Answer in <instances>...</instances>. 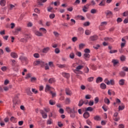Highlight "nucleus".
I'll list each match as a JSON object with an SVG mask.
<instances>
[{"mask_svg": "<svg viewBox=\"0 0 128 128\" xmlns=\"http://www.w3.org/2000/svg\"><path fill=\"white\" fill-rule=\"evenodd\" d=\"M1 70H2V72H6V70H8V68H6V66H4L1 68Z\"/></svg>", "mask_w": 128, "mask_h": 128, "instance_id": "51", "label": "nucleus"}, {"mask_svg": "<svg viewBox=\"0 0 128 128\" xmlns=\"http://www.w3.org/2000/svg\"><path fill=\"white\" fill-rule=\"evenodd\" d=\"M31 82H36V77H32L30 78Z\"/></svg>", "mask_w": 128, "mask_h": 128, "instance_id": "33", "label": "nucleus"}, {"mask_svg": "<svg viewBox=\"0 0 128 128\" xmlns=\"http://www.w3.org/2000/svg\"><path fill=\"white\" fill-rule=\"evenodd\" d=\"M89 116H90V112H88L86 111H85V112L83 114V117L84 118H86V119L88 118Z\"/></svg>", "mask_w": 128, "mask_h": 128, "instance_id": "8", "label": "nucleus"}, {"mask_svg": "<svg viewBox=\"0 0 128 128\" xmlns=\"http://www.w3.org/2000/svg\"><path fill=\"white\" fill-rule=\"evenodd\" d=\"M124 104L122 103V106H118V110H124Z\"/></svg>", "mask_w": 128, "mask_h": 128, "instance_id": "18", "label": "nucleus"}, {"mask_svg": "<svg viewBox=\"0 0 128 128\" xmlns=\"http://www.w3.org/2000/svg\"><path fill=\"white\" fill-rule=\"evenodd\" d=\"M98 102H100V99L98 98V97H96V98H94V102H95V104H98Z\"/></svg>", "mask_w": 128, "mask_h": 128, "instance_id": "60", "label": "nucleus"}, {"mask_svg": "<svg viewBox=\"0 0 128 128\" xmlns=\"http://www.w3.org/2000/svg\"><path fill=\"white\" fill-rule=\"evenodd\" d=\"M32 78V74L30 73H28L26 75L25 78L28 80V78Z\"/></svg>", "mask_w": 128, "mask_h": 128, "instance_id": "42", "label": "nucleus"}, {"mask_svg": "<svg viewBox=\"0 0 128 128\" xmlns=\"http://www.w3.org/2000/svg\"><path fill=\"white\" fill-rule=\"evenodd\" d=\"M104 82L105 84H108V86H110V80H108V78L105 79Z\"/></svg>", "mask_w": 128, "mask_h": 128, "instance_id": "44", "label": "nucleus"}, {"mask_svg": "<svg viewBox=\"0 0 128 128\" xmlns=\"http://www.w3.org/2000/svg\"><path fill=\"white\" fill-rule=\"evenodd\" d=\"M85 54H90V50L88 48H86L84 50Z\"/></svg>", "mask_w": 128, "mask_h": 128, "instance_id": "50", "label": "nucleus"}, {"mask_svg": "<svg viewBox=\"0 0 128 128\" xmlns=\"http://www.w3.org/2000/svg\"><path fill=\"white\" fill-rule=\"evenodd\" d=\"M86 46V44H84L81 43L79 44V50H82Z\"/></svg>", "mask_w": 128, "mask_h": 128, "instance_id": "31", "label": "nucleus"}, {"mask_svg": "<svg viewBox=\"0 0 128 128\" xmlns=\"http://www.w3.org/2000/svg\"><path fill=\"white\" fill-rule=\"evenodd\" d=\"M118 128H124V124H120L118 125Z\"/></svg>", "mask_w": 128, "mask_h": 128, "instance_id": "64", "label": "nucleus"}, {"mask_svg": "<svg viewBox=\"0 0 128 128\" xmlns=\"http://www.w3.org/2000/svg\"><path fill=\"white\" fill-rule=\"evenodd\" d=\"M116 104H120V102H121L120 100L116 98Z\"/></svg>", "mask_w": 128, "mask_h": 128, "instance_id": "56", "label": "nucleus"}, {"mask_svg": "<svg viewBox=\"0 0 128 128\" xmlns=\"http://www.w3.org/2000/svg\"><path fill=\"white\" fill-rule=\"evenodd\" d=\"M82 68H84V66L80 65L76 68V70H74V72H78L80 70H82Z\"/></svg>", "mask_w": 128, "mask_h": 128, "instance_id": "17", "label": "nucleus"}, {"mask_svg": "<svg viewBox=\"0 0 128 128\" xmlns=\"http://www.w3.org/2000/svg\"><path fill=\"white\" fill-rule=\"evenodd\" d=\"M88 7H86V6H84V8H82V10H83V12H88V10H88Z\"/></svg>", "mask_w": 128, "mask_h": 128, "instance_id": "46", "label": "nucleus"}, {"mask_svg": "<svg viewBox=\"0 0 128 128\" xmlns=\"http://www.w3.org/2000/svg\"><path fill=\"white\" fill-rule=\"evenodd\" d=\"M90 58V55L89 54L85 53L84 54V58L86 60H88V58Z\"/></svg>", "mask_w": 128, "mask_h": 128, "instance_id": "11", "label": "nucleus"}, {"mask_svg": "<svg viewBox=\"0 0 128 128\" xmlns=\"http://www.w3.org/2000/svg\"><path fill=\"white\" fill-rule=\"evenodd\" d=\"M40 114H42L43 118H48V114L46 113H44V110H40Z\"/></svg>", "mask_w": 128, "mask_h": 128, "instance_id": "7", "label": "nucleus"}, {"mask_svg": "<svg viewBox=\"0 0 128 128\" xmlns=\"http://www.w3.org/2000/svg\"><path fill=\"white\" fill-rule=\"evenodd\" d=\"M84 72L85 74H88V72H90V69H88V68L86 67V68H84Z\"/></svg>", "mask_w": 128, "mask_h": 128, "instance_id": "49", "label": "nucleus"}, {"mask_svg": "<svg viewBox=\"0 0 128 128\" xmlns=\"http://www.w3.org/2000/svg\"><path fill=\"white\" fill-rule=\"evenodd\" d=\"M19 60H24V62H28V58L24 56H21L20 57Z\"/></svg>", "mask_w": 128, "mask_h": 128, "instance_id": "14", "label": "nucleus"}, {"mask_svg": "<svg viewBox=\"0 0 128 128\" xmlns=\"http://www.w3.org/2000/svg\"><path fill=\"white\" fill-rule=\"evenodd\" d=\"M120 60L121 62H124L126 60V56L122 55L120 56Z\"/></svg>", "mask_w": 128, "mask_h": 128, "instance_id": "36", "label": "nucleus"}, {"mask_svg": "<svg viewBox=\"0 0 128 128\" xmlns=\"http://www.w3.org/2000/svg\"><path fill=\"white\" fill-rule=\"evenodd\" d=\"M13 104H18L20 102V100H18V96H16L13 100Z\"/></svg>", "mask_w": 128, "mask_h": 128, "instance_id": "2", "label": "nucleus"}, {"mask_svg": "<svg viewBox=\"0 0 128 128\" xmlns=\"http://www.w3.org/2000/svg\"><path fill=\"white\" fill-rule=\"evenodd\" d=\"M70 58H72V59L74 58V53H71V54H70Z\"/></svg>", "mask_w": 128, "mask_h": 128, "instance_id": "58", "label": "nucleus"}, {"mask_svg": "<svg viewBox=\"0 0 128 128\" xmlns=\"http://www.w3.org/2000/svg\"><path fill=\"white\" fill-rule=\"evenodd\" d=\"M29 38L30 36L28 34H26L24 38H22L20 40V42H28V39Z\"/></svg>", "mask_w": 128, "mask_h": 128, "instance_id": "4", "label": "nucleus"}, {"mask_svg": "<svg viewBox=\"0 0 128 128\" xmlns=\"http://www.w3.org/2000/svg\"><path fill=\"white\" fill-rule=\"evenodd\" d=\"M0 4L2 6H6V0H0Z\"/></svg>", "mask_w": 128, "mask_h": 128, "instance_id": "30", "label": "nucleus"}, {"mask_svg": "<svg viewBox=\"0 0 128 128\" xmlns=\"http://www.w3.org/2000/svg\"><path fill=\"white\" fill-rule=\"evenodd\" d=\"M105 14H106V16H108V18L112 16H113L112 12L110 10H108L106 11V12H105Z\"/></svg>", "mask_w": 128, "mask_h": 128, "instance_id": "9", "label": "nucleus"}, {"mask_svg": "<svg viewBox=\"0 0 128 128\" xmlns=\"http://www.w3.org/2000/svg\"><path fill=\"white\" fill-rule=\"evenodd\" d=\"M90 23L89 22H85L84 24V26H90Z\"/></svg>", "mask_w": 128, "mask_h": 128, "instance_id": "48", "label": "nucleus"}, {"mask_svg": "<svg viewBox=\"0 0 128 128\" xmlns=\"http://www.w3.org/2000/svg\"><path fill=\"white\" fill-rule=\"evenodd\" d=\"M49 104H50V106H54V105L56 104V102H54V100H50L49 101Z\"/></svg>", "mask_w": 128, "mask_h": 128, "instance_id": "39", "label": "nucleus"}, {"mask_svg": "<svg viewBox=\"0 0 128 128\" xmlns=\"http://www.w3.org/2000/svg\"><path fill=\"white\" fill-rule=\"evenodd\" d=\"M55 52L56 54H60V48H56L55 49Z\"/></svg>", "mask_w": 128, "mask_h": 128, "instance_id": "59", "label": "nucleus"}, {"mask_svg": "<svg viewBox=\"0 0 128 128\" xmlns=\"http://www.w3.org/2000/svg\"><path fill=\"white\" fill-rule=\"evenodd\" d=\"M122 70H124V72H128V68L126 66H124L122 68Z\"/></svg>", "mask_w": 128, "mask_h": 128, "instance_id": "61", "label": "nucleus"}, {"mask_svg": "<svg viewBox=\"0 0 128 128\" xmlns=\"http://www.w3.org/2000/svg\"><path fill=\"white\" fill-rule=\"evenodd\" d=\"M10 56L13 58H18V54L16 53L15 52H11Z\"/></svg>", "mask_w": 128, "mask_h": 128, "instance_id": "10", "label": "nucleus"}, {"mask_svg": "<svg viewBox=\"0 0 128 128\" xmlns=\"http://www.w3.org/2000/svg\"><path fill=\"white\" fill-rule=\"evenodd\" d=\"M98 39V36L96 35H94L93 36H91L90 38V40L91 42H94V40H97Z\"/></svg>", "mask_w": 128, "mask_h": 128, "instance_id": "6", "label": "nucleus"}, {"mask_svg": "<svg viewBox=\"0 0 128 128\" xmlns=\"http://www.w3.org/2000/svg\"><path fill=\"white\" fill-rule=\"evenodd\" d=\"M94 120H100V116H96L94 118Z\"/></svg>", "mask_w": 128, "mask_h": 128, "instance_id": "38", "label": "nucleus"}, {"mask_svg": "<svg viewBox=\"0 0 128 128\" xmlns=\"http://www.w3.org/2000/svg\"><path fill=\"white\" fill-rule=\"evenodd\" d=\"M26 92H27L28 96H32V92L30 91V88H28L26 90Z\"/></svg>", "mask_w": 128, "mask_h": 128, "instance_id": "15", "label": "nucleus"}, {"mask_svg": "<svg viewBox=\"0 0 128 128\" xmlns=\"http://www.w3.org/2000/svg\"><path fill=\"white\" fill-rule=\"evenodd\" d=\"M100 6H106V0H102L99 4Z\"/></svg>", "mask_w": 128, "mask_h": 128, "instance_id": "21", "label": "nucleus"}, {"mask_svg": "<svg viewBox=\"0 0 128 128\" xmlns=\"http://www.w3.org/2000/svg\"><path fill=\"white\" fill-rule=\"evenodd\" d=\"M116 52H118V50H110V54H114Z\"/></svg>", "mask_w": 128, "mask_h": 128, "instance_id": "53", "label": "nucleus"}, {"mask_svg": "<svg viewBox=\"0 0 128 128\" xmlns=\"http://www.w3.org/2000/svg\"><path fill=\"white\" fill-rule=\"evenodd\" d=\"M94 110V108L90 106L86 108L85 112H92Z\"/></svg>", "mask_w": 128, "mask_h": 128, "instance_id": "25", "label": "nucleus"}, {"mask_svg": "<svg viewBox=\"0 0 128 128\" xmlns=\"http://www.w3.org/2000/svg\"><path fill=\"white\" fill-rule=\"evenodd\" d=\"M50 94H52V98H54V96H56V94L54 93V92L52 91H50Z\"/></svg>", "mask_w": 128, "mask_h": 128, "instance_id": "57", "label": "nucleus"}, {"mask_svg": "<svg viewBox=\"0 0 128 128\" xmlns=\"http://www.w3.org/2000/svg\"><path fill=\"white\" fill-rule=\"evenodd\" d=\"M128 16V11L124 12L123 13V16Z\"/></svg>", "mask_w": 128, "mask_h": 128, "instance_id": "63", "label": "nucleus"}, {"mask_svg": "<svg viewBox=\"0 0 128 128\" xmlns=\"http://www.w3.org/2000/svg\"><path fill=\"white\" fill-rule=\"evenodd\" d=\"M118 60H116L114 59L112 60V63L113 64L114 66H116V64H118Z\"/></svg>", "mask_w": 128, "mask_h": 128, "instance_id": "29", "label": "nucleus"}, {"mask_svg": "<svg viewBox=\"0 0 128 128\" xmlns=\"http://www.w3.org/2000/svg\"><path fill=\"white\" fill-rule=\"evenodd\" d=\"M84 104V100L82 99L79 101L78 106H82V104Z\"/></svg>", "mask_w": 128, "mask_h": 128, "instance_id": "24", "label": "nucleus"}, {"mask_svg": "<svg viewBox=\"0 0 128 128\" xmlns=\"http://www.w3.org/2000/svg\"><path fill=\"white\" fill-rule=\"evenodd\" d=\"M74 110H76L74 107L72 109L70 107H66V112H67L68 114H72V112L78 114V112Z\"/></svg>", "mask_w": 128, "mask_h": 128, "instance_id": "1", "label": "nucleus"}, {"mask_svg": "<svg viewBox=\"0 0 128 128\" xmlns=\"http://www.w3.org/2000/svg\"><path fill=\"white\" fill-rule=\"evenodd\" d=\"M48 66L50 68H54V62H48Z\"/></svg>", "mask_w": 128, "mask_h": 128, "instance_id": "35", "label": "nucleus"}, {"mask_svg": "<svg viewBox=\"0 0 128 128\" xmlns=\"http://www.w3.org/2000/svg\"><path fill=\"white\" fill-rule=\"evenodd\" d=\"M104 102H105V104H110V100L109 98H106L104 99Z\"/></svg>", "mask_w": 128, "mask_h": 128, "instance_id": "22", "label": "nucleus"}, {"mask_svg": "<svg viewBox=\"0 0 128 128\" xmlns=\"http://www.w3.org/2000/svg\"><path fill=\"white\" fill-rule=\"evenodd\" d=\"M40 30H42L44 34H46V30L44 28H40Z\"/></svg>", "mask_w": 128, "mask_h": 128, "instance_id": "40", "label": "nucleus"}, {"mask_svg": "<svg viewBox=\"0 0 128 128\" xmlns=\"http://www.w3.org/2000/svg\"><path fill=\"white\" fill-rule=\"evenodd\" d=\"M48 50H50V48L47 47V48H44L42 50V52H43L44 54H46V52H48Z\"/></svg>", "mask_w": 128, "mask_h": 128, "instance_id": "20", "label": "nucleus"}, {"mask_svg": "<svg viewBox=\"0 0 128 128\" xmlns=\"http://www.w3.org/2000/svg\"><path fill=\"white\" fill-rule=\"evenodd\" d=\"M77 18H80L81 20H86V18H84V17L82 16L78 15L77 16Z\"/></svg>", "mask_w": 128, "mask_h": 128, "instance_id": "37", "label": "nucleus"}, {"mask_svg": "<svg viewBox=\"0 0 128 128\" xmlns=\"http://www.w3.org/2000/svg\"><path fill=\"white\" fill-rule=\"evenodd\" d=\"M34 58H40V54L38 53H35L34 54Z\"/></svg>", "mask_w": 128, "mask_h": 128, "instance_id": "52", "label": "nucleus"}, {"mask_svg": "<svg viewBox=\"0 0 128 128\" xmlns=\"http://www.w3.org/2000/svg\"><path fill=\"white\" fill-rule=\"evenodd\" d=\"M125 80L124 79H121L119 80V84L120 86H124V84Z\"/></svg>", "mask_w": 128, "mask_h": 128, "instance_id": "27", "label": "nucleus"}, {"mask_svg": "<svg viewBox=\"0 0 128 128\" xmlns=\"http://www.w3.org/2000/svg\"><path fill=\"white\" fill-rule=\"evenodd\" d=\"M118 112H116L114 114V116L115 118H114V122H118L120 120V117H118Z\"/></svg>", "mask_w": 128, "mask_h": 128, "instance_id": "5", "label": "nucleus"}, {"mask_svg": "<svg viewBox=\"0 0 128 128\" xmlns=\"http://www.w3.org/2000/svg\"><path fill=\"white\" fill-rule=\"evenodd\" d=\"M58 126H59V128H62L64 126V124H62V122H58Z\"/></svg>", "mask_w": 128, "mask_h": 128, "instance_id": "41", "label": "nucleus"}, {"mask_svg": "<svg viewBox=\"0 0 128 128\" xmlns=\"http://www.w3.org/2000/svg\"><path fill=\"white\" fill-rule=\"evenodd\" d=\"M94 77H90L88 78L87 80L88 82H92V80H94Z\"/></svg>", "mask_w": 128, "mask_h": 128, "instance_id": "43", "label": "nucleus"}, {"mask_svg": "<svg viewBox=\"0 0 128 128\" xmlns=\"http://www.w3.org/2000/svg\"><path fill=\"white\" fill-rule=\"evenodd\" d=\"M119 76L122 78H124L126 76V72L124 71H121L119 72Z\"/></svg>", "mask_w": 128, "mask_h": 128, "instance_id": "16", "label": "nucleus"}, {"mask_svg": "<svg viewBox=\"0 0 128 128\" xmlns=\"http://www.w3.org/2000/svg\"><path fill=\"white\" fill-rule=\"evenodd\" d=\"M116 22L118 24H119V22H122V19L121 18H118L116 20Z\"/></svg>", "mask_w": 128, "mask_h": 128, "instance_id": "54", "label": "nucleus"}, {"mask_svg": "<svg viewBox=\"0 0 128 128\" xmlns=\"http://www.w3.org/2000/svg\"><path fill=\"white\" fill-rule=\"evenodd\" d=\"M16 118H14V116H12L10 118V122H16Z\"/></svg>", "mask_w": 128, "mask_h": 128, "instance_id": "45", "label": "nucleus"}, {"mask_svg": "<svg viewBox=\"0 0 128 128\" xmlns=\"http://www.w3.org/2000/svg\"><path fill=\"white\" fill-rule=\"evenodd\" d=\"M38 64H40V66L41 68H44V62L42 60H40V61L36 60L35 66H38Z\"/></svg>", "mask_w": 128, "mask_h": 128, "instance_id": "3", "label": "nucleus"}, {"mask_svg": "<svg viewBox=\"0 0 128 128\" xmlns=\"http://www.w3.org/2000/svg\"><path fill=\"white\" fill-rule=\"evenodd\" d=\"M35 34L36 36H42V34L38 31H37L35 32Z\"/></svg>", "mask_w": 128, "mask_h": 128, "instance_id": "32", "label": "nucleus"}, {"mask_svg": "<svg viewBox=\"0 0 128 128\" xmlns=\"http://www.w3.org/2000/svg\"><path fill=\"white\" fill-rule=\"evenodd\" d=\"M48 0H37V2L39 6H44L42 2H46Z\"/></svg>", "mask_w": 128, "mask_h": 128, "instance_id": "13", "label": "nucleus"}, {"mask_svg": "<svg viewBox=\"0 0 128 128\" xmlns=\"http://www.w3.org/2000/svg\"><path fill=\"white\" fill-rule=\"evenodd\" d=\"M57 66H58V68H64L66 66V64H57Z\"/></svg>", "mask_w": 128, "mask_h": 128, "instance_id": "23", "label": "nucleus"}, {"mask_svg": "<svg viewBox=\"0 0 128 128\" xmlns=\"http://www.w3.org/2000/svg\"><path fill=\"white\" fill-rule=\"evenodd\" d=\"M49 84H54V82H56V79L54 78H50L48 80Z\"/></svg>", "mask_w": 128, "mask_h": 128, "instance_id": "28", "label": "nucleus"}, {"mask_svg": "<svg viewBox=\"0 0 128 128\" xmlns=\"http://www.w3.org/2000/svg\"><path fill=\"white\" fill-rule=\"evenodd\" d=\"M91 14H96V9H92L90 11Z\"/></svg>", "mask_w": 128, "mask_h": 128, "instance_id": "62", "label": "nucleus"}, {"mask_svg": "<svg viewBox=\"0 0 128 128\" xmlns=\"http://www.w3.org/2000/svg\"><path fill=\"white\" fill-rule=\"evenodd\" d=\"M66 94L67 96H72V91L68 88L65 89Z\"/></svg>", "mask_w": 128, "mask_h": 128, "instance_id": "12", "label": "nucleus"}, {"mask_svg": "<svg viewBox=\"0 0 128 128\" xmlns=\"http://www.w3.org/2000/svg\"><path fill=\"white\" fill-rule=\"evenodd\" d=\"M100 88H101L102 90H106V85L104 83H102L100 85Z\"/></svg>", "mask_w": 128, "mask_h": 128, "instance_id": "26", "label": "nucleus"}, {"mask_svg": "<svg viewBox=\"0 0 128 128\" xmlns=\"http://www.w3.org/2000/svg\"><path fill=\"white\" fill-rule=\"evenodd\" d=\"M64 77L66 78H70V74L68 73H64Z\"/></svg>", "mask_w": 128, "mask_h": 128, "instance_id": "47", "label": "nucleus"}, {"mask_svg": "<svg viewBox=\"0 0 128 128\" xmlns=\"http://www.w3.org/2000/svg\"><path fill=\"white\" fill-rule=\"evenodd\" d=\"M65 102L66 104H70V98H66Z\"/></svg>", "mask_w": 128, "mask_h": 128, "instance_id": "34", "label": "nucleus"}, {"mask_svg": "<svg viewBox=\"0 0 128 128\" xmlns=\"http://www.w3.org/2000/svg\"><path fill=\"white\" fill-rule=\"evenodd\" d=\"M102 82V77H98L96 79V84H99V82Z\"/></svg>", "mask_w": 128, "mask_h": 128, "instance_id": "19", "label": "nucleus"}, {"mask_svg": "<svg viewBox=\"0 0 128 128\" xmlns=\"http://www.w3.org/2000/svg\"><path fill=\"white\" fill-rule=\"evenodd\" d=\"M93 48L95 50H98V48H100V46L98 44H97L96 46H94Z\"/></svg>", "mask_w": 128, "mask_h": 128, "instance_id": "55", "label": "nucleus"}]
</instances>
